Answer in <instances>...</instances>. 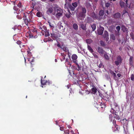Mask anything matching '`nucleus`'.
I'll return each mask as SVG.
<instances>
[{"instance_id":"nucleus-1","label":"nucleus","mask_w":134,"mask_h":134,"mask_svg":"<svg viewBox=\"0 0 134 134\" xmlns=\"http://www.w3.org/2000/svg\"><path fill=\"white\" fill-rule=\"evenodd\" d=\"M55 10L56 12V17L58 19L59 18L60 16H62L63 11L59 8H57Z\"/></svg>"},{"instance_id":"nucleus-2","label":"nucleus","mask_w":134,"mask_h":134,"mask_svg":"<svg viewBox=\"0 0 134 134\" xmlns=\"http://www.w3.org/2000/svg\"><path fill=\"white\" fill-rule=\"evenodd\" d=\"M76 14L77 20L79 22H81L83 20L86 16L79 13Z\"/></svg>"},{"instance_id":"nucleus-3","label":"nucleus","mask_w":134,"mask_h":134,"mask_svg":"<svg viewBox=\"0 0 134 134\" xmlns=\"http://www.w3.org/2000/svg\"><path fill=\"white\" fill-rule=\"evenodd\" d=\"M102 35V36L103 38L105 39L106 41H108L109 39V37L108 32L106 31H105L104 33Z\"/></svg>"},{"instance_id":"nucleus-4","label":"nucleus","mask_w":134,"mask_h":134,"mask_svg":"<svg viewBox=\"0 0 134 134\" xmlns=\"http://www.w3.org/2000/svg\"><path fill=\"white\" fill-rule=\"evenodd\" d=\"M104 28L102 27H100L99 29L97 31L99 35H101L102 34L103 31L104 30Z\"/></svg>"},{"instance_id":"nucleus-5","label":"nucleus","mask_w":134,"mask_h":134,"mask_svg":"<svg viewBox=\"0 0 134 134\" xmlns=\"http://www.w3.org/2000/svg\"><path fill=\"white\" fill-rule=\"evenodd\" d=\"M86 10L85 8L84 7H82L81 11L79 13L86 15Z\"/></svg>"},{"instance_id":"nucleus-6","label":"nucleus","mask_w":134,"mask_h":134,"mask_svg":"<svg viewBox=\"0 0 134 134\" xmlns=\"http://www.w3.org/2000/svg\"><path fill=\"white\" fill-rule=\"evenodd\" d=\"M51 37L53 39H56L58 38V35L54 33H51Z\"/></svg>"},{"instance_id":"nucleus-7","label":"nucleus","mask_w":134,"mask_h":134,"mask_svg":"<svg viewBox=\"0 0 134 134\" xmlns=\"http://www.w3.org/2000/svg\"><path fill=\"white\" fill-rule=\"evenodd\" d=\"M121 29L123 32H126L127 34L128 32V31L127 28H126L124 25H122L121 26Z\"/></svg>"},{"instance_id":"nucleus-8","label":"nucleus","mask_w":134,"mask_h":134,"mask_svg":"<svg viewBox=\"0 0 134 134\" xmlns=\"http://www.w3.org/2000/svg\"><path fill=\"white\" fill-rule=\"evenodd\" d=\"M121 16L120 14L119 13H115L114 15V17L115 18H119Z\"/></svg>"},{"instance_id":"nucleus-9","label":"nucleus","mask_w":134,"mask_h":134,"mask_svg":"<svg viewBox=\"0 0 134 134\" xmlns=\"http://www.w3.org/2000/svg\"><path fill=\"white\" fill-rule=\"evenodd\" d=\"M129 64L131 66H133V57H131L129 59Z\"/></svg>"},{"instance_id":"nucleus-10","label":"nucleus","mask_w":134,"mask_h":134,"mask_svg":"<svg viewBox=\"0 0 134 134\" xmlns=\"http://www.w3.org/2000/svg\"><path fill=\"white\" fill-rule=\"evenodd\" d=\"M53 11V9L52 8H50L48 9L46 12V13L49 14V13H52Z\"/></svg>"},{"instance_id":"nucleus-11","label":"nucleus","mask_w":134,"mask_h":134,"mask_svg":"<svg viewBox=\"0 0 134 134\" xmlns=\"http://www.w3.org/2000/svg\"><path fill=\"white\" fill-rule=\"evenodd\" d=\"M91 17L94 19H98V17L96 16L94 13H93L91 14Z\"/></svg>"},{"instance_id":"nucleus-12","label":"nucleus","mask_w":134,"mask_h":134,"mask_svg":"<svg viewBox=\"0 0 134 134\" xmlns=\"http://www.w3.org/2000/svg\"><path fill=\"white\" fill-rule=\"evenodd\" d=\"M68 7L72 11H74L75 10V8L74 7H72L71 4H69V3L68 2Z\"/></svg>"},{"instance_id":"nucleus-13","label":"nucleus","mask_w":134,"mask_h":134,"mask_svg":"<svg viewBox=\"0 0 134 134\" xmlns=\"http://www.w3.org/2000/svg\"><path fill=\"white\" fill-rule=\"evenodd\" d=\"M80 26L81 28L83 30H86V28L85 25L82 23H81L80 24Z\"/></svg>"},{"instance_id":"nucleus-14","label":"nucleus","mask_w":134,"mask_h":134,"mask_svg":"<svg viewBox=\"0 0 134 134\" xmlns=\"http://www.w3.org/2000/svg\"><path fill=\"white\" fill-rule=\"evenodd\" d=\"M98 49L99 52L102 54H104L105 52L104 50H103L101 48L99 47H98Z\"/></svg>"},{"instance_id":"nucleus-15","label":"nucleus","mask_w":134,"mask_h":134,"mask_svg":"<svg viewBox=\"0 0 134 134\" xmlns=\"http://www.w3.org/2000/svg\"><path fill=\"white\" fill-rule=\"evenodd\" d=\"M91 26L92 29V31H94L96 29V26L95 24H93L91 25Z\"/></svg>"},{"instance_id":"nucleus-16","label":"nucleus","mask_w":134,"mask_h":134,"mask_svg":"<svg viewBox=\"0 0 134 134\" xmlns=\"http://www.w3.org/2000/svg\"><path fill=\"white\" fill-rule=\"evenodd\" d=\"M73 27L76 30H77L78 29V26L76 24H74L73 25Z\"/></svg>"},{"instance_id":"nucleus-17","label":"nucleus","mask_w":134,"mask_h":134,"mask_svg":"<svg viewBox=\"0 0 134 134\" xmlns=\"http://www.w3.org/2000/svg\"><path fill=\"white\" fill-rule=\"evenodd\" d=\"M61 48L65 52L68 51V49L66 47H65L62 46H61Z\"/></svg>"},{"instance_id":"nucleus-18","label":"nucleus","mask_w":134,"mask_h":134,"mask_svg":"<svg viewBox=\"0 0 134 134\" xmlns=\"http://www.w3.org/2000/svg\"><path fill=\"white\" fill-rule=\"evenodd\" d=\"M120 4L121 8H123L124 7L125 3L122 1H120L119 2Z\"/></svg>"},{"instance_id":"nucleus-19","label":"nucleus","mask_w":134,"mask_h":134,"mask_svg":"<svg viewBox=\"0 0 134 134\" xmlns=\"http://www.w3.org/2000/svg\"><path fill=\"white\" fill-rule=\"evenodd\" d=\"M77 56L75 54H73L72 56V58L73 60H75L77 58Z\"/></svg>"},{"instance_id":"nucleus-20","label":"nucleus","mask_w":134,"mask_h":134,"mask_svg":"<svg viewBox=\"0 0 134 134\" xmlns=\"http://www.w3.org/2000/svg\"><path fill=\"white\" fill-rule=\"evenodd\" d=\"M110 38L113 40H114L115 39V35L113 34H111L110 35Z\"/></svg>"},{"instance_id":"nucleus-21","label":"nucleus","mask_w":134,"mask_h":134,"mask_svg":"<svg viewBox=\"0 0 134 134\" xmlns=\"http://www.w3.org/2000/svg\"><path fill=\"white\" fill-rule=\"evenodd\" d=\"M86 5L87 8H90L91 7V5L88 2H86Z\"/></svg>"},{"instance_id":"nucleus-22","label":"nucleus","mask_w":134,"mask_h":134,"mask_svg":"<svg viewBox=\"0 0 134 134\" xmlns=\"http://www.w3.org/2000/svg\"><path fill=\"white\" fill-rule=\"evenodd\" d=\"M104 12L103 10H101L100 11L99 14L100 16H102L104 15Z\"/></svg>"},{"instance_id":"nucleus-23","label":"nucleus","mask_w":134,"mask_h":134,"mask_svg":"<svg viewBox=\"0 0 134 134\" xmlns=\"http://www.w3.org/2000/svg\"><path fill=\"white\" fill-rule=\"evenodd\" d=\"M71 14L70 12H69V13H66L65 16L68 18H69L71 16Z\"/></svg>"},{"instance_id":"nucleus-24","label":"nucleus","mask_w":134,"mask_h":134,"mask_svg":"<svg viewBox=\"0 0 134 134\" xmlns=\"http://www.w3.org/2000/svg\"><path fill=\"white\" fill-rule=\"evenodd\" d=\"M97 89L96 88H93L92 89V93L95 94L97 92Z\"/></svg>"},{"instance_id":"nucleus-25","label":"nucleus","mask_w":134,"mask_h":134,"mask_svg":"<svg viewBox=\"0 0 134 134\" xmlns=\"http://www.w3.org/2000/svg\"><path fill=\"white\" fill-rule=\"evenodd\" d=\"M116 60L118 61L119 62H121L122 60L121 56L120 55L118 56L117 57Z\"/></svg>"},{"instance_id":"nucleus-26","label":"nucleus","mask_w":134,"mask_h":134,"mask_svg":"<svg viewBox=\"0 0 134 134\" xmlns=\"http://www.w3.org/2000/svg\"><path fill=\"white\" fill-rule=\"evenodd\" d=\"M36 15L38 17H41L42 16V15L40 12H38L37 13Z\"/></svg>"},{"instance_id":"nucleus-27","label":"nucleus","mask_w":134,"mask_h":134,"mask_svg":"<svg viewBox=\"0 0 134 134\" xmlns=\"http://www.w3.org/2000/svg\"><path fill=\"white\" fill-rule=\"evenodd\" d=\"M114 116L115 118H116L117 120H119V116L116 114H114Z\"/></svg>"},{"instance_id":"nucleus-28","label":"nucleus","mask_w":134,"mask_h":134,"mask_svg":"<svg viewBox=\"0 0 134 134\" xmlns=\"http://www.w3.org/2000/svg\"><path fill=\"white\" fill-rule=\"evenodd\" d=\"M87 48L92 53L93 52V49L91 48L90 46L88 45Z\"/></svg>"},{"instance_id":"nucleus-29","label":"nucleus","mask_w":134,"mask_h":134,"mask_svg":"<svg viewBox=\"0 0 134 134\" xmlns=\"http://www.w3.org/2000/svg\"><path fill=\"white\" fill-rule=\"evenodd\" d=\"M86 42L87 43L90 44L92 42V40L90 39H88L86 40Z\"/></svg>"},{"instance_id":"nucleus-30","label":"nucleus","mask_w":134,"mask_h":134,"mask_svg":"<svg viewBox=\"0 0 134 134\" xmlns=\"http://www.w3.org/2000/svg\"><path fill=\"white\" fill-rule=\"evenodd\" d=\"M72 6L75 7V8L77 6V4L76 2H74V3H73L72 4Z\"/></svg>"},{"instance_id":"nucleus-31","label":"nucleus","mask_w":134,"mask_h":134,"mask_svg":"<svg viewBox=\"0 0 134 134\" xmlns=\"http://www.w3.org/2000/svg\"><path fill=\"white\" fill-rule=\"evenodd\" d=\"M100 43L101 46H104L105 45V43L103 41H101L100 42Z\"/></svg>"},{"instance_id":"nucleus-32","label":"nucleus","mask_w":134,"mask_h":134,"mask_svg":"<svg viewBox=\"0 0 134 134\" xmlns=\"http://www.w3.org/2000/svg\"><path fill=\"white\" fill-rule=\"evenodd\" d=\"M104 57L105 59L107 60H108L109 59V58L108 55L106 54H104Z\"/></svg>"},{"instance_id":"nucleus-33","label":"nucleus","mask_w":134,"mask_h":134,"mask_svg":"<svg viewBox=\"0 0 134 134\" xmlns=\"http://www.w3.org/2000/svg\"><path fill=\"white\" fill-rule=\"evenodd\" d=\"M124 1L126 2V5L127 7H130V5H128V4L127 2L128 1V0H124Z\"/></svg>"},{"instance_id":"nucleus-34","label":"nucleus","mask_w":134,"mask_h":134,"mask_svg":"<svg viewBox=\"0 0 134 134\" xmlns=\"http://www.w3.org/2000/svg\"><path fill=\"white\" fill-rule=\"evenodd\" d=\"M121 63V62H119V61H118L117 60H116L115 62V64L116 65H119V64H120Z\"/></svg>"},{"instance_id":"nucleus-35","label":"nucleus","mask_w":134,"mask_h":134,"mask_svg":"<svg viewBox=\"0 0 134 134\" xmlns=\"http://www.w3.org/2000/svg\"><path fill=\"white\" fill-rule=\"evenodd\" d=\"M27 19V18H26V16L25 15H24V16H23V19H24V20L25 22V23L26 24V25H27V24H26V20Z\"/></svg>"},{"instance_id":"nucleus-36","label":"nucleus","mask_w":134,"mask_h":134,"mask_svg":"<svg viewBox=\"0 0 134 134\" xmlns=\"http://www.w3.org/2000/svg\"><path fill=\"white\" fill-rule=\"evenodd\" d=\"M130 35L132 39L134 40V35L132 32H131L130 34Z\"/></svg>"},{"instance_id":"nucleus-37","label":"nucleus","mask_w":134,"mask_h":134,"mask_svg":"<svg viewBox=\"0 0 134 134\" xmlns=\"http://www.w3.org/2000/svg\"><path fill=\"white\" fill-rule=\"evenodd\" d=\"M116 29L117 30V31L119 32L120 29V27L119 26H118L116 27Z\"/></svg>"},{"instance_id":"nucleus-38","label":"nucleus","mask_w":134,"mask_h":134,"mask_svg":"<svg viewBox=\"0 0 134 134\" xmlns=\"http://www.w3.org/2000/svg\"><path fill=\"white\" fill-rule=\"evenodd\" d=\"M66 3L64 5V8L65 9L67 8L68 9V6L67 5V0H65Z\"/></svg>"},{"instance_id":"nucleus-39","label":"nucleus","mask_w":134,"mask_h":134,"mask_svg":"<svg viewBox=\"0 0 134 134\" xmlns=\"http://www.w3.org/2000/svg\"><path fill=\"white\" fill-rule=\"evenodd\" d=\"M131 79L132 81H133L134 80V75L133 74H132L131 75Z\"/></svg>"},{"instance_id":"nucleus-40","label":"nucleus","mask_w":134,"mask_h":134,"mask_svg":"<svg viewBox=\"0 0 134 134\" xmlns=\"http://www.w3.org/2000/svg\"><path fill=\"white\" fill-rule=\"evenodd\" d=\"M110 5V3H105V6L107 8L109 7Z\"/></svg>"},{"instance_id":"nucleus-41","label":"nucleus","mask_w":134,"mask_h":134,"mask_svg":"<svg viewBox=\"0 0 134 134\" xmlns=\"http://www.w3.org/2000/svg\"><path fill=\"white\" fill-rule=\"evenodd\" d=\"M103 65L102 63H100L99 65V68H103Z\"/></svg>"},{"instance_id":"nucleus-42","label":"nucleus","mask_w":134,"mask_h":134,"mask_svg":"<svg viewBox=\"0 0 134 134\" xmlns=\"http://www.w3.org/2000/svg\"><path fill=\"white\" fill-rule=\"evenodd\" d=\"M49 35V34L48 32H46L45 33V36H48Z\"/></svg>"},{"instance_id":"nucleus-43","label":"nucleus","mask_w":134,"mask_h":134,"mask_svg":"<svg viewBox=\"0 0 134 134\" xmlns=\"http://www.w3.org/2000/svg\"><path fill=\"white\" fill-rule=\"evenodd\" d=\"M17 6L19 8H21L22 6L21 5V3L20 2L17 5Z\"/></svg>"},{"instance_id":"nucleus-44","label":"nucleus","mask_w":134,"mask_h":134,"mask_svg":"<svg viewBox=\"0 0 134 134\" xmlns=\"http://www.w3.org/2000/svg\"><path fill=\"white\" fill-rule=\"evenodd\" d=\"M120 34H119V32H116V33L115 34V35L116 36H117L118 37L119 36Z\"/></svg>"},{"instance_id":"nucleus-45","label":"nucleus","mask_w":134,"mask_h":134,"mask_svg":"<svg viewBox=\"0 0 134 134\" xmlns=\"http://www.w3.org/2000/svg\"><path fill=\"white\" fill-rule=\"evenodd\" d=\"M61 24H62V23H60V25L59 26V27L60 29H64V27H63V26L62 25H61Z\"/></svg>"},{"instance_id":"nucleus-46","label":"nucleus","mask_w":134,"mask_h":134,"mask_svg":"<svg viewBox=\"0 0 134 134\" xmlns=\"http://www.w3.org/2000/svg\"><path fill=\"white\" fill-rule=\"evenodd\" d=\"M30 19H27L26 20V24H28V23L30 21Z\"/></svg>"},{"instance_id":"nucleus-47","label":"nucleus","mask_w":134,"mask_h":134,"mask_svg":"<svg viewBox=\"0 0 134 134\" xmlns=\"http://www.w3.org/2000/svg\"><path fill=\"white\" fill-rule=\"evenodd\" d=\"M94 56L95 58H98V56L96 54L94 55Z\"/></svg>"},{"instance_id":"nucleus-48","label":"nucleus","mask_w":134,"mask_h":134,"mask_svg":"<svg viewBox=\"0 0 134 134\" xmlns=\"http://www.w3.org/2000/svg\"><path fill=\"white\" fill-rule=\"evenodd\" d=\"M21 43V42L20 41H18L17 42V43L18 44H20Z\"/></svg>"},{"instance_id":"nucleus-49","label":"nucleus","mask_w":134,"mask_h":134,"mask_svg":"<svg viewBox=\"0 0 134 134\" xmlns=\"http://www.w3.org/2000/svg\"><path fill=\"white\" fill-rule=\"evenodd\" d=\"M48 23L49 24V25L50 26H51V27H53V26H52L51 24V23L49 22L48 21Z\"/></svg>"},{"instance_id":"nucleus-50","label":"nucleus","mask_w":134,"mask_h":134,"mask_svg":"<svg viewBox=\"0 0 134 134\" xmlns=\"http://www.w3.org/2000/svg\"><path fill=\"white\" fill-rule=\"evenodd\" d=\"M14 10H17V9H18V8H17L15 6H14Z\"/></svg>"},{"instance_id":"nucleus-51","label":"nucleus","mask_w":134,"mask_h":134,"mask_svg":"<svg viewBox=\"0 0 134 134\" xmlns=\"http://www.w3.org/2000/svg\"><path fill=\"white\" fill-rule=\"evenodd\" d=\"M117 75L119 77H120L121 76V74H118Z\"/></svg>"},{"instance_id":"nucleus-52","label":"nucleus","mask_w":134,"mask_h":134,"mask_svg":"<svg viewBox=\"0 0 134 134\" xmlns=\"http://www.w3.org/2000/svg\"><path fill=\"white\" fill-rule=\"evenodd\" d=\"M57 46L59 47H60L61 48V46H60V44L59 43H58L57 45Z\"/></svg>"},{"instance_id":"nucleus-53","label":"nucleus","mask_w":134,"mask_h":134,"mask_svg":"<svg viewBox=\"0 0 134 134\" xmlns=\"http://www.w3.org/2000/svg\"><path fill=\"white\" fill-rule=\"evenodd\" d=\"M41 83L42 85H44V83L43 82L42 80H41Z\"/></svg>"},{"instance_id":"nucleus-54","label":"nucleus","mask_w":134,"mask_h":134,"mask_svg":"<svg viewBox=\"0 0 134 134\" xmlns=\"http://www.w3.org/2000/svg\"><path fill=\"white\" fill-rule=\"evenodd\" d=\"M113 75L115 76L116 77V74L114 72L113 73Z\"/></svg>"},{"instance_id":"nucleus-55","label":"nucleus","mask_w":134,"mask_h":134,"mask_svg":"<svg viewBox=\"0 0 134 134\" xmlns=\"http://www.w3.org/2000/svg\"><path fill=\"white\" fill-rule=\"evenodd\" d=\"M106 12L107 14H108V10H106Z\"/></svg>"},{"instance_id":"nucleus-56","label":"nucleus","mask_w":134,"mask_h":134,"mask_svg":"<svg viewBox=\"0 0 134 134\" xmlns=\"http://www.w3.org/2000/svg\"><path fill=\"white\" fill-rule=\"evenodd\" d=\"M29 36H30V37H32L33 36H31V35H30V34L29 35Z\"/></svg>"},{"instance_id":"nucleus-57","label":"nucleus","mask_w":134,"mask_h":134,"mask_svg":"<svg viewBox=\"0 0 134 134\" xmlns=\"http://www.w3.org/2000/svg\"><path fill=\"white\" fill-rule=\"evenodd\" d=\"M51 2H52L54 1V0H49Z\"/></svg>"},{"instance_id":"nucleus-58","label":"nucleus","mask_w":134,"mask_h":134,"mask_svg":"<svg viewBox=\"0 0 134 134\" xmlns=\"http://www.w3.org/2000/svg\"><path fill=\"white\" fill-rule=\"evenodd\" d=\"M60 130H61V131H63V130L62 129H61V127H60Z\"/></svg>"},{"instance_id":"nucleus-59","label":"nucleus","mask_w":134,"mask_h":134,"mask_svg":"<svg viewBox=\"0 0 134 134\" xmlns=\"http://www.w3.org/2000/svg\"><path fill=\"white\" fill-rule=\"evenodd\" d=\"M94 1L96 2L98 0H94Z\"/></svg>"},{"instance_id":"nucleus-60","label":"nucleus","mask_w":134,"mask_h":134,"mask_svg":"<svg viewBox=\"0 0 134 134\" xmlns=\"http://www.w3.org/2000/svg\"><path fill=\"white\" fill-rule=\"evenodd\" d=\"M72 0H68V1L69 2H70Z\"/></svg>"},{"instance_id":"nucleus-61","label":"nucleus","mask_w":134,"mask_h":134,"mask_svg":"<svg viewBox=\"0 0 134 134\" xmlns=\"http://www.w3.org/2000/svg\"><path fill=\"white\" fill-rule=\"evenodd\" d=\"M41 0L42 1H46V0Z\"/></svg>"},{"instance_id":"nucleus-62","label":"nucleus","mask_w":134,"mask_h":134,"mask_svg":"<svg viewBox=\"0 0 134 134\" xmlns=\"http://www.w3.org/2000/svg\"><path fill=\"white\" fill-rule=\"evenodd\" d=\"M68 12H69H69H70V11L69 10H68Z\"/></svg>"},{"instance_id":"nucleus-63","label":"nucleus","mask_w":134,"mask_h":134,"mask_svg":"<svg viewBox=\"0 0 134 134\" xmlns=\"http://www.w3.org/2000/svg\"><path fill=\"white\" fill-rule=\"evenodd\" d=\"M123 43V41L122 42V44Z\"/></svg>"},{"instance_id":"nucleus-64","label":"nucleus","mask_w":134,"mask_h":134,"mask_svg":"<svg viewBox=\"0 0 134 134\" xmlns=\"http://www.w3.org/2000/svg\"><path fill=\"white\" fill-rule=\"evenodd\" d=\"M115 0H113V1H115Z\"/></svg>"}]
</instances>
